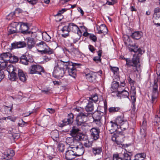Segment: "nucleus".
<instances>
[{"label":"nucleus","instance_id":"a19ab883","mask_svg":"<svg viewBox=\"0 0 160 160\" xmlns=\"http://www.w3.org/2000/svg\"><path fill=\"white\" fill-rule=\"evenodd\" d=\"M120 110V108L119 107H111L109 109V112L111 113H113L118 112Z\"/></svg>","mask_w":160,"mask_h":160},{"label":"nucleus","instance_id":"79ce46f5","mask_svg":"<svg viewBox=\"0 0 160 160\" xmlns=\"http://www.w3.org/2000/svg\"><path fill=\"white\" fill-rule=\"evenodd\" d=\"M89 101L92 102L93 101L94 102L96 103L98 100V96L96 94L92 95L89 98Z\"/></svg>","mask_w":160,"mask_h":160},{"label":"nucleus","instance_id":"4d7b16f0","mask_svg":"<svg viewBox=\"0 0 160 160\" xmlns=\"http://www.w3.org/2000/svg\"><path fill=\"white\" fill-rule=\"evenodd\" d=\"M26 123L24 122L23 120H21L19 121V122L18 124V126L21 127H23L26 126Z\"/></svg>","mask_w":160,"mask_h":160},{"label":"nucleus","instance_id":"4c0bfd02","mask_svg":"<svg viewBox=\"0 0 160 160\" xmlns=\"http://www.w3.org/2000/svg\"><path fill=\"white\" fill-rule=\"evenodd\" d=\"M42 39L44 40L47 42L50 41L51 37L46 32L42 33Z\"/></svg>","mask_w":160,"mask_h":160},{"label":"nucleus","instance_id":"f257e3e1","mask_svg":"<svg viewBox=\"0 0 160 160\" xmlns=\"http://www.w3.org/2000/svg\"><path fill=\"white\" fill-rule=\"evenodd\" d=\"M118 125L115 122H112L111 121L107 126V129L109 131L110 133H114L112 137V140L118 145L121 144V141H120L118 135L117 130L118 128Z\"/></svg>","mask_w":160,"mask_h":160},{"label":"nucleus","instance_id":"774afa93","mask_svg":"<svg viewBox=\"0 0 160 160\" xmlns=\"http://www.w3.org/2000/svg\"><path fill=\"white\" fill-rule=\"evenodd\" d=\"M120 125V128L125 130L128 127V123H127V125L123 123L121 124Z\"/></svg>","mask_w":160,"mask_h":160},{"label":"nucleus","instance_id":"f3484780","mask_svg":"<svg viewBox=\"0 0 160 160\" xmlns=\"http://www.w3.org/2000/svg\"><path fill=\"white\" fill-rule=\"evenodd\" d=\"M87 79L90 82H94L97 78V73L93 72H90L86 74Z\"/></svg>","mask_w":160,"mask_h":160},{"label":"nucleus","instance_id":"e2e57ef3","mask_svg":"<svg viewBox=\"0 0 160 160\" xmlns=\"http://www.w3.org/2000/svg\"><path fill=\"white\" fill-rule=\"evenodd\" d=\"M4 77V72L2 70H0V82Z\"/></svg>","mask_w":160,"mask_h":160},{"label":"nucleus","instance_id":"dca6fc26","mask_svg":"<svg viewBox=\"0 0 160 160\" xmlns=\"http://www.w3.org/2000/svg\"><path fill=\"white\" fill-rule=\"evenodd\" d=\"M97 29L98 31V33L99 34L102 33L105 35L108 33V28L104 24H102L100 26H97Z\"/></svg>","mask_w":160,"mask_h":160},{"label":"nucleus","instance_id":"a878e982","mask_svg":"<svg viewBox=\"0 0 160 160\" xmlns=\"http://www.w3.org/2000/svg\"><path fill=\"white\" fill-rule=\"evenodd\" d=\"M91 116H92L93 119V121L101 120L102 115L98 111L95 112L92 115V114Z\"/></svg>","mask_w":160,"mask_h":160},{"label":"nucleus","instance_id":"e433bc0d","mask_svg":"<svg viewBox=\"0 0 160 160\" xmlns=\"http://www.w3.org/2000/svg\"><path fill=\"white\" fill-rule=\"evenodd\" d=\"M19 69L16 68L13 65H9L7 68V71L9 73H10L13 72H17L16 71V70H18Z\"/></svg>","mask_w":160,"mask_h":160},{"label":"nucleus","instance_id":"864d4df0","mask_svg":"<svg viewBox=\"0 0 160 160\" xmlns=\"http://www.w3.org/2000/svg\"><path fill=\"white\" fill-rule=\"evenodd\" d=\"M81 28H83L85 29V32L83 34V35L84 37H88V36H90V34L89 33L87 32L86 28L84 26H81L80 27Z\"/></svg>","mask_w":160,"mask_h":160},{"label":"nucleus","instance_id":"4be33fe9","mask_svg":"<svg viewBox=\"0 0 160 160\" xmlns=\"http://www.w3.org/2000/svg\"><path fill=\"white\" fill-rule=\"evenodd\" d=\"M117 95L118 96L120 97L121 98H129V92L127 91L123 90L121 91H117Z\"/></svg>","mask_w":160,"mask_h":160},{"label":"nucleus","instance_id":"393cba45","mask_svg":"<svg viewBox=\"0 0 160 160\" xmlns=\"http://www.w3.org/2000/svg\"><path fill=\"white\" fill-rule=\"evenodd\" d=\"M142 32L136 31L132 33L131 36L134 39L138 40L142 37Z\"/></svg>","mask_w":160,"mask_h":160},{"label":"nucleus","instance_id":"1a4fd4ad","mask_svg":"<svg viewBox=\"0 0 160 160\" xmlns=\"http://www.w3.org/2000/svg\"><path fill=\"white\" fill-rule=\"evenodd\" d=\"M29 73L31 74L38 73L41 74V72H43L42 68L40 66L37 65H31L29 69Z\"/></svg>","mask_w":160,"mask_h":160},{"label":"nucleus","instance_id":"8fccbe9b","mask_svg":"<svg viewBox=\"0 0 160 160\" xmlns=\"http://www.w3.org/2000/svg\"><path fill=\"white\" fill-rule=\"evenodd\" d=\"M73 115L72 113H70L68 114V117L67 119H68L70 122L72 123L73 121Z\"/></svg>","mask_w":160,"mask_h":160},{"label":"nucleus","instance_id":"a18cd8bd","mask_svg":"<svg viewBox=\"0 0 160 160\" xmlns=\"http://www.w3.org/2000/svg\"><path fill=\"white\" fill-rule=\"evenodd\" d=\"M66 142L68 144L70 145L71 147L72 146V143L74 142L73 141V138H68L66 140Z\"/></svg>","mask_w":160,"mask_h":160},{"label":"nucleus","instance_id":"5701e85b","mask_svg":"<svg viewBox=\"0 0 160 160\" xmlns=\"http://www.w3.org/2000/svg\"><path fill=\"white\" fill-rule=\"evenodd\" d=\"M62 34V36L64 38H66L69 35V32H70L68 26H65L63 27L61 29Z\"/></svg>","mask_w":160,"mask_h":160},{"label":"nucleus","instance_id":"c756f323","mask_svg":"<svg viewBox=\"0 0 160 160\" xmlns=\"http://www.w3.org/2000/svg\"><path fill=\"white\" fill-rule=\"evenodd\" d=\"M52 138L55 141L58 142V141L59 137V132L57 130H55L51 132Z\"/></svg>","mask_w":160,"mask_h":160},{"label":"nucleus","instance_id":"4468645a","mask_svg":"<svg viewBox=\"0 0 160 160\" xmlns=\"http://www.w3.org/2000/svg\"><path fill=\"white\" fill-rule=\"evenodd\" d=\"M18 26V24L17 22H14L11 23L10 25L8 28V34L18 33V31L17 27Z\"/></svg>","mask_w":160,"mask_h":160},{"label":"nucleus","instance_id":"412c9836","mask_svg":"<svg viewBox=\"0 0 160 160\" xmlns=\"http://www.w3.org/2000/svg\"><path fill=\"white\" fill-rule=\"evenodd\" d=\"M26 46V44L24 42H15L12 44V49L22 48Z\"/></svg>","mask_w":160,"mask_h":160},{"label":"nucleus","instance_id":"09e8293b","mask_svg":"<svg viewBox=\"0 0 160 160\" xmlns=\"http://www.w3.org/2000/svg\"><path fill=\"white\" fill-rule=\"evenodd\" d=\"M84 146L86 148H89L92 146V143L88 140H86L83 144Z\"/></svg>","mask_w":160,"mask_h":160},{"label":"nucleus","instance_id":"2eb2a0df","mask_svg":"<svg viewBox=\"0 0 160 160\" xmlns=\"http://www.w3.org/2000/svg\"><path fill=\"white\" fill-rule=\"evenodd\" d=\"M128 47L129 50L131 52H133L141 55L144 53V51L141 49L140 48H138V47L135 45H132L131 44V45Z\"/></svg>","mask_w":160,"mask_h":160},{"label":"nucleus","instance_id":"49530a36","mask_svg":"<svg viewBox=\"0 0 160 160\" xmlns=\"http://www.w3.org/2000/svg\"><path fill=\"white\" fill-rule=\"evenodd\" d=\"M18 59L17 57L15 56H12L11 54V56L9 61L11 62H16L18 61Z\"/></svg>","mask_w":160,"mask_h":160},{"label":"nucleus","instance_id":"6ab92c4d","mask_svg":"<svg viewBox=\"0 0 160 160\" xmlns=\"http://www.w3.org/2000/svg\"><path fill=\"white\" fill-rule=\"evenodd\" d=\"M74 151L72 150H68L65 153V158L67 160H71L76 156Z\"/></svg>","mask_w":160,"mask_h":160},{"label":"nucleus","instance_id":"f704fd0d","mask_svg":"<svg viewBox=\"0 0 160 160\" xmlns=\"http://www.w3.org/2000/svg\"><path fill=\"white\" fill-rule=\"evenodd\" d=\"M79 131V129L78 128L73 127L70 131L72 137H75L78 134Z\"/></svg>","mask_w":160,"mask_h":160},{"label":"nucleus","instance_id":"de8ad7c7","mask_svg":"<svg viewBox=\"0 0 160 160\" xmlns=\"http://www.w3.org/2000/svg\"><path fill=\"white\" fill-rule=\"evenodd\" d=\"M65 146L62 144H59L58 145L57 149L58 150L61 152H62L64 151Z\"/></svg>","mask_w":160,"mask_h":160},{"label":"nucleus","instance_id":"603ef678","mask_svg":"<svg viewBox=\"0 0 160 160\" xmlns=\"http://www.w3.org/2000/svg\"><path fill=\"white\" fill-rule=\"evenodd\" d=\"M111 69L114 74H117L118 71V68L116 67H111Z\"/></svg>","mask_w":160,"mask_h":160},{"label":"nucleus","instance_id":"cd10ccee","mask_svg":"<svg viewBox=\"0 0 160 160\" xmlns=\"http://www.w3.org/2000/svg\"><path fill=\"white\" fill-rule=\"evenodd\" d=\"M20 29L22 33H30V32L27 31L28 29V27L26 24L22 23L20 25Z\"/></svg>","mask_w":160,"mask_h":160},{"label":"nucleus","instance_id":"680f3d73","mask_svg":"<svg viewBox=\"0 0 160 160\" xmlns=\"http://www.w3.org/2000/svg\"><path fill=\"white\" fill-rule=\"evenodd\" d=\"M127 79L131 85H133L135 83V81L132 80L129 77Z\"/></svg>","mask_w":160,"mask_h":160},{"label":"nucleus","instance_id":"7ed1b4c3","mask_svg":"<svg viewBox=\"0 0 160 160\" xmlns=\"http://www.w3.org/2000/svg\"><path fill=\"white\" fill-rule=\"evenodd\" d=\"M36 47L38 52L42 54H51L53 53V50L50 48L44 41H41L36 45Z\"/></svg>","mask_w":160,"mask_h":160},{"label":"nucleus","instance_id":"aec40b11","mask_svg":"<svg viewBox=\"0 0 160 160\" xmlns=\"http://www.w3.org/2000/svg\"><path fill=\"white\" fill-rule=\"evenodd\" d=\"M116 123L119 124H124L126 125L127 124V120L125 119L124 115L123 114H122L120 116L118 117L115 120Z\"/></svg>","mask_w":160,"mask_h":160},{"label":"nucleus","instance_id":"2f4dec72","mask_svg":"<svg viewBox=\"0 0 160 160\" xmlns=\"http://www.w3.org/2000/svg\"><path fill=\"white\" fill-rule=\"evenodd\" d=\"M123 40L126 46L129 47L131 45V44L132 43V41L130 40L128 36L127 35H124L123 37Z\"/></svg>","mask_w":160,"mask_h":160},{"label":"nucleus","instance_id":"20e7f679","mask_svg":"<svg viewBox=\"0 0 160 160\" xmlns=\"http://www.w3.org/2000/svg\"><path fill=\"white\" fill-rule=\"evenodd\" d=\"M91 115L90 113L81 112L79 113L76 119V123L78 126H81L82 127L87 126L88 124L86 123L88 117H90Z\"/></svg>","mask_w":160,"mask_h":160},{"label":"nucleus","instance_id":"9d476101","mask_svg":"<svg viewBox=\"0 0 160 160\" xmlns=\"http://www.w3.org/2000/svg\"><path fill=\"white\" fill-rule=\"evenodd\" d=\"M153 21L155 24L160 26V9L158 8L154 9Z\"/></svg>","mask_w":160,"mask_h":160},{"label":"nucleus","instance_id":"ea45409f","mask_svg":"<svg viewBox=\"0 0 160 160\" xmlns=\"http://www.w3.org/2000/svg\"><path fill=\"white\" fill-rule=\"evenodd\" d=\"M119 86V82H114L111 87V90L112 92H114L117 89Z\"/></svg>","mask_w":160,"mask_h":160},{"label":"nucleus","instance_id":"6e6d98bb","mask_svg":"<svg viewBox=\"0 0 160 160\" xmlns=\"http://www.w3.org/2000/svg\"><path fill=\"white\" fill-rule=\"evenodd\" d=\"M15 14V13L14 12H11L7 16V18L9 20L12 19Z\"/></svg>","mask_w":160,"mask_h":160},{"label":"nucleus","instance_id":"338daca9","mask_svg":"<svg viewBox=\"0 0 160 160\" xmlns=\"http://www.w3.org/2000/svg\"><path fill=\"white\" fill-rule=\"evenodd\" d=\"M67 10V9L65 8L62 9V10H59L58 13L57 14V15H61V14L63 13L64 12H65Z\"/></svg>","mask_w":160,"mask_h":160},{"label":"nucleus","instance_id":"72a5a7b5","mask_svg":"<svg viewBox=\"0 0 160 160\" xmlns=\"http://www.w3.org/2000/svg\"><path fill=\"white\" fill-rule=\"evenodd\" d=\"M71 123L70 122L68 119L67 118L64 119L63 120L61 121L59 123L58 126L61 127H63L64 126Z\"/></svg>","mask_w":160,"mask_h":160},{"label":"nucleus","instance_id":"c9c22d12","mask_svg":"<svg viewBox=\"0 0 160 160\" xmlns=\"http://www.w3.org/2000/svg\"><path fill=\"white\" fill-rule=\"evenodd\" d=\"M17 73H18V72H15L9 73V75H8L9 79L12 81H15L17 79Z\"/></svg>","mask_w":160,"mask_h":160},{"label":"nucleus","instance_id":"f8f14e48","mask_svg":"<svg viewBox=\"0 0 160 160\" xmlns=\"http://www.w3.org/2000/svg\"><path fill=\"white\" fill-rule=\"evenodd\" d=\"M14 155V151L8 149L4 152L2 157L5 160H12V158Z\"/></svg>","mask_w":160,"mask_h":160},{"label":"nucleus","instance_id":"69168bd1","mask_svg":"<svg viewBox=\"0 0 160 160\" xmlns=\"http://www.w3.org/2000/svg\"><path fill=\"white\" fill-rule=\"evenodd\" d=\"M12 137L14 139H18L20 137V135L19 133H14L12 135Z\"/></svg>","mask_w":160,"mask_h":160},{"label":"nucleus","instance_id":"0e129e2a","mask_svg":"<svg viewBox=\"0 0 160 160\" xmlns=\"http://www.w3.org/2000/svg\"><path fill=\"white\" fill-rule=\"evenodd\" d=\"M93 60L96 62H98L101 61V59L100 57L96 56L94 57Z\"/></svg>","mask_w":160,"mask_h":160},{"label":"nucleus","instance_id":"b1692460","mask_svg":"<svg viewBox=\"0 0 160 160\" xmlns=\"http://www.w3.org/2000/svg\"><path fill=\"white\" fill-rule=\"evenodd\" d=\"M16 72H17L18 74V76L19 79L22 82H24L26 81V78L25 74L23 72L22 70L18 69L16 70Z\"/></svg>","mask_w":160,"mask_h":160},{"label":"nucleus","instance_id":"c85d7f7f","mask_svg":"<svg viewBox=\"0 0 160 160\" xmlns=\"http://www.w3.org/2000/svg\"><path fill=\"white\" fill-rule=\"evenodd\" d=\"M94 106L93 102L89 101L85 108L86 111L87 112H91L93 110Z\"/></svg>","mask_w":160,"mask_h":160},{"label":"nucleus","instance_id":"423d86ee","mask_svg":"<svg viewBox=\"0 0 160 160\" xmlns=\"http://www.w3.org/2000/svg\"><path fill=\"white\" fill-rule=\"evenodd\" d=\"M70 31H71L75 33L73 36L74 43L78 41L82 35V32L79 29L78 27L73 23H71L68 24Z\"/></svg>","mask_w":160,"mask_h":160},{"label":"nucleus","instance_id":"39448f33","mask_svg":"<svg viewBox=\"0 0 160 160\" xmlns=\"http://www.w3.org/2000/svg\"><path fill=\"white\" fill-rule=\"evenodd\" d=\"M157 74L158 75L157 80H154V84L153 86L152 92V102L153 103L156 101V99L158 97V85L157 83L158 82L160 83V68H157Z\"/></svg>","mask_w":160,"mask_h":160},{"label":"nucleus","instance_id":"6e6552de","mask_svg":"<svg viewBox=\"0 0 160 160\" xmlns=\"http://www.w3.org/2000/svg\"><path fill=\"white\" fill-rule=\"evenodd\" d=\"M65 68L68 70V72L69 76L75 78L77 76L76 69L73 66V63L72 62H68V61L64 62Z\"/></svg>","mask_w":160,"mask_h":160},{"label":"nucleus","instance_id":"052dcab7","mask_svg":"<svg viewBox=\"0 0 160 160\" xmlns=\"http://www.w3.org/2000/svg\"><path fill=\"white\" fill-rule=\"evenodd\" d=\"M93 122L95 123V124L98 127H101L102 125V124L101 122V120H99V121L98 120V121H93Z\"/></svg>","mask_w":160,"mask_h":160},{"label":"nucleus","instance_id":"13d9d810","mask_svg":"<svg viewBox=\"0 0 160 160\" xmlns=\"http://www.w3.org/2000/svg\"><path fill=\"white\" fill-rule=\"evenodd\" d=\"M89 38L91 40L94 42H95L97 40V37L93 34H90Z\"/></svg>","mask_w":160,"mask_h":160},{"label":"nucleus","instance_id":"a211bd4d","mask_svg":"<svg viewBox=\"0 0 160 160\" xmlns=\"http://www.w3.org/2000/svg\"><path fill=\"white\" fill-rule=\"evenodd\" d=\"M11 56V54L8 52L1 54L0 55V60L8 63V61H9Z\"/></svg>","mask_w":160,"mask_h":160},{"label":"nucleus","instance_id":"37998d69","mask_svg":"<svg viewBox=\"0 0 160 160\" xmlns=\"http://www.w3.org/2000/svg\"><path fill=\"white\" fill-rule=\"evenodd\" d=\"M7 62H5V61H2L0 60V69L1 70L3 71L7 66Z\"/></svg>","mask_w":160,"mask_h":160},{"label":"nucleus","instance_id":"58836bf2","mask_svg":"<svg viewBox=\"0 0 160 160\" xmlns=\"http://www.w3.org/2000/svg\"><path fill=\"white\" fill-rule=\"evenodd\" d=\"M123 158L125 160H130L131 159V153L129 152H127V151L125 152L122 154Z\"/></svg>","mask_w":160,"mask_h":160},{"label":"nucleus","instance_id":"5fc2aeb1","mask_svg":"<svg viewBox=\"0 0 160 160\" xmlns=\"http://www.w3.org/2000/svg\"><path fill=\"white\" fill-rule=\"evenodd\" d=\"M2 108L5 109L7 111H9L10 112H11L13 108L12 104L10 107L4 106Z\"/></svg>","mask_w":160,"mask_h":160},{"label":"nucleus","instance_id":"f03ea898","mask_svg":"<svg viewBox=\"0 0 160 160\" xmlns=\"http://www.w3.org/2000/svg\"><path fill=\"white\" fill-rule=\"evenodd\" d=\"M65 62L62 60L58 61L57 66L55 67L53 72V76L54 78L59 79L63 76L65 73L64 68H65Z\"/></svg>","mask_w":160,"mask_h":160},{"label":"nucleus","instance_id":"0eeeda50","mask_svg":"<svg viewBox=\"0 0 160 160\" xmlns=\"http://www.w3.org/2000/svg\"><path fill=\"white\" fill-rule=\"evenodd\" d=\"M121 58L122 59L125 60L126 62V65L127 67H132L135 68L136 70H137V65L139 62V58L138 56H136V54L134 55L132 60L129 58H125L123 56L121 57Z\"/></svg>","mask_w":160,"mask_h":160},{"label":"nucleus","instance_id":"473e14b6","mask_svg":"<svg viewBox=\"0 0 160 160\" xmlns=\"http://www.w3.org/2000/svg\"><path fill=\"white\" fill-rule=\"evenodd\" d=\"M102 148L101 147H96L92 148V152L95 155L100 154L102 152Z\"/></svg>","mask_w":160,"mask_h":160},{"label":"nucleus","instance_id":"c03bdc74","mask_svg":"<svg viewBox=\"0 0 160 160\" xmlns=\"http://www.w3.org/2000/svg\"><path fill=\"white\" fill-rule=\"evenodd\" d=\"M70 52L72 54L74 55L78 54L79 53V52L78 49L72 47L70 50Z\"/></svg>","mask_w":160,"mask_h":160},{"label":"nucleus","instance_id":"bb28decb","mask_svg":"<svg viewBox=\"0 0 160 160\" xmlns=\"http://www.w3.org/2000/svg\"><path fill=\"white\" fill-rule=\"evenodd\" d=\"M20 62L26 65L30 64L31 62L25 56H22L20 58Z\"/></svg>","mask_w":160,"mask_h":160},{"label":"nucleus","instance_id":"bf43d9fd","mask_svg":"<svg viewBox=\"0 0 160 160\" xmlns=\"http://www.w3.org/2000/svg\"><path fill=\"white\" fill-rule=\"evenodd\" d=\"M131 99L132 100V104L133 107L135 106L136 98L135 96H131Z\"/></svg>","mask_w":160,"mask_h":160},{"label":"nucleus","instance_id":"7c9ffc66","mask_svg":"<svg viewBox=\"0 0 160 160\" xmlns=\"http://www.w3.org/2000/svg\"><path fill=\"white\" fill-rule=\"evenodd\" d=\"M35 44V42L33 38H29L28 39L27 45L28 48H32L34 46Z\"/></svg>","mask_w":160,"mask_h":160},{"label":"nucleus","instance_id":"3c124183","mask_svg":"<svg viewBox=\"0 0 160 160\" xmlns=\"http://www.w3.org/2000/svg\"><path fill=\"white\" fill-rule=\"evenodd\" d=\"M113 160H123L120 157L118 154H114L113 155Z\"/></svg>","mask_w":160,"mask_h":160},{"label":"nucleus","instance_id":"ddd939ff","mask_svg":"<svg viewBox=\"0 0 160 160\" xmlns=\"http://www.w3.org/2000/svg\"><path fill=\"white\" fill-rule=\"evenodd\" d=\"M92 138L94 140H97L99 137L100 129L98 128H93L90 130Z\"/></svg>","mask_w":160,"mask_h":160},{"label":"nucleus","instance_id":"9b49d317","mask_svg":"<svg viewBox=\"0 0 160 160\" xmlns=\"http://www.w3.org/2000/svg\"><path fill=\"white\" fill-rule=\"evenodd\" d=\"M71 148H74V150L75 151V155L76 156H79L82 155L85 151L84 147L81 144H79V145L76 146L75 147H71Z\"/></svg>","mask_w":160,"mask_h":160}]
</instances>
